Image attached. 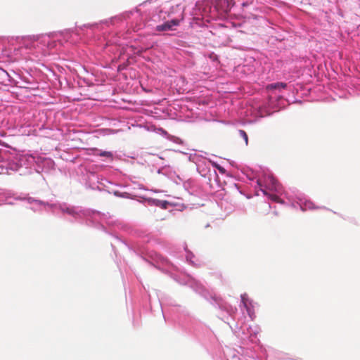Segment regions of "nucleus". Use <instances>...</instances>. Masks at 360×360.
<instances>
[{
  "label": "nucleus",
  "instance_id": "1",
  "mask_svg": "<svg viewBox=\"0 0 360 360\" xmlns=\"http://www.w3.org/2000/svg\"><path fill=\"white\" fill-rule=\"evenodd\" d=\"M179 24H180L179 20L172 19L171 20L164 22L163 24L157 25L155 27V30L159 32L174 30V27L179 26Z\"/></svg>",
  "mask_w": 360,
  "mask_h": 360
},
{
  "label": "nucleus",
  "instance_id": "2",
  "mask_svg": "<svg viewBox=\"0 0 360 360\" xmlns=\"http://www.w3.org/2000/svg\"><path fill=\"white\" fill-rule=\"evenodd\" d=\"M241 301L244 307L246 309L248 314L251 318H252L255 311L253 309L254 306L252 304V300H250L246 295H241Z\"/></svg>",
  "mask_w": 360,
  "mask_h": 360
},
{
  "label": "nucleus",
  "instance_id": "3",
  "mask_svg": "<svg viewBox=\"0 0 360 360\" xmlns=\"http://www.w3.org/2000/svg\"><path fill=\"white\" fill-rule=\"evenodd\" d=\"M286 84L283 82H276L270 84L267 86V89H284L286 87Z\"/></svg>",
  "mask_w": 360,
  "mask_h": 360
},
{
  "label": "nucleus",
  "instance_id": "4",
  "mask_svg": "<svg viewBox=\"0 0 360 360\" xmlns=\"http://www.w3.org/2000/svg\"><path fill=\"white\" fill-rule=\"evenodd\" d=\"M268 179L271 183V187L270 189H276L277 188V181L272 176H269Z\"/></svg>",
  "mask_w": 360,
  "mask_h": 360
},
{
  "label": "nucleus",
  "instance_id": "5",
  "mask_svg": "<svg viewBox=\"0 0 360 360\" xmlns=\"http://www.w3.org/2000/svg\"><path fill=\"white\" fill-rule=\"evenodd\" d=\"M239 134L245 140V145H248V134H246V132L244 130H240L239 131Z\"/></svg>",
  "mask_w": 360,
  "mask_h": 360
},
{
  "label": "nucleus",
  "instance_id": "6",
  "mask_svg": "<svg viewBox=\"0 0 360 360\" xmlns=\"http://www.w3.org/2000/svg\"><path fill=\"white\" fill-rule=\"evenodd\" d=\"M98 155L101 156V157H106V158H112V153L110 151H103V152H101Z\"/></svg>",
  "mask_w": 360,
  "mask_h": 360
},
{
  "label": "nucleus",
  "instance_id": "7",
  "mask_svg": "<svg viewBox=\"0 0 360 360\" xmlns=\"http://www.w3.org/2000/svg\"><path fill=\"white\" fill-rule=\"evenodd\" d=\"M261 190L264 193V195H267V193L265 189L261 188Z\"/></svg>",
  "mask_w": 360,
  "mask_h": 360
},
{
  "label": "nucleus",
  "instance_id": "8",
  "mask_svg": "<svg viewBox=\"0 0 360 360\" xmlns=\"http://www.w3.org/2000/svg\"><path fill=\"white\" fill-rule=\"evenodd\" d=\"M277 198H278L277 196L274 195V196L272 197V199H273V200H276Z\"/></svg>",
  "mask_w": 360,
  "mask_h": 360
}]
</instances>
